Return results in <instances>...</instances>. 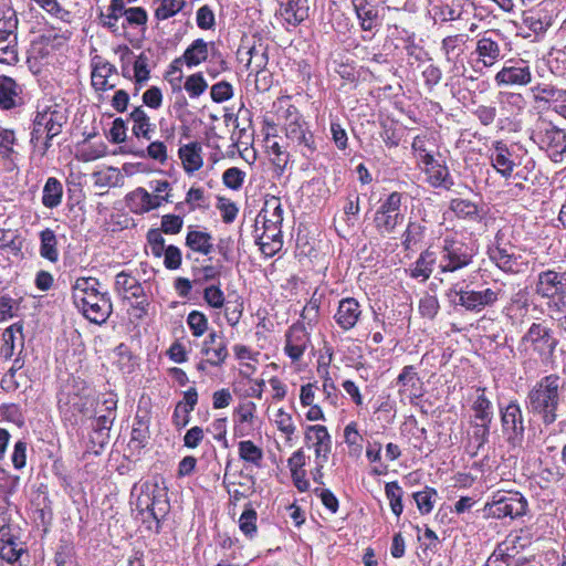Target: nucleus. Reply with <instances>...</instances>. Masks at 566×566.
I'll use <instances>...</instances> for the list:
<instances>
[{
    "mask_svg": "<svg viewBox=\"0 0 566 566\" xmlns=\"http://www.w3.org/2000/svg\"><path fill=\"white\" fill-rule=\"evenodd\" d=\"M255 239L261 252L269 258L277 253L283 247L282 231H258L255 232Z\"/></svg>",
    "mask_w": 566,
    "mask_h": 566,
    "instance_id": "34",
    "label": "nucleus"
},
{
    "mask_svg": "<svg viewBox=\"0 0 566 566\" xmlns=\"http://www.w3.org/2000/svg\"><path fill=\"white\" fill-rule=\"evenodd\" d=\"M186 245L203 255H208L213 250L212 237L205 231L190 230L186 237Z\"/></svg>",
    "mask_w": 566,
    "mask_h": 566,
    "instance_id": "37",
    "label": "nucleus"
},
{
    "mask_svg": "<svg viewBox=\"0 0 566 566\" xmlns=\"http://www.w3.org/2000/svg\"><path fill=\"white\" fill-rule=\"evenodd\" d=\"M501 421L509 443L520 444L524 437L525 427L521 407L516 401H511L501 410Z\"/></svg>",
    "mask_w": 566,
    "mask_h": 566,
    "instance_id": "14",
    "label": "nucleus"
},
{
    "mask_svg": "<svg viewBox=\"0 0 566 566\" xmlns=\"http://www.w3.org/2000/svg\"><path fill=\"white\" fill-rule=\"evenodd\" d=\"M95 277H78L72 286V298L76 308L92 323L103 324L109 317L113 306L106 292L99 290Z\"/></svg>",
    "mask_w": 566,
    "mask_h": 566,
    "instance_id": "1",
    "label": "nucleus"
},
{
    "mask_svg": "<svg viewBox=\"0 0 566 566\" xmlns=\"http://www.w3.org/2000/svg\"><path fill=\"white\" fill-rule=\"evenodd\" d=\"M473 417L471 421L491 423L493 419L492 402L485 396L484 388L476 389V397L472 403Z\"/></svg>",
    "mask_w": 566,
    "mask_h": 566,
    "instance_id": "35",
    "label": "nucleus"
},
{
    "mask_svg": "<svg viewBox=\"0 0 566 566\" xmlns=\"http://www.w3.org/2000/svg\"><path fill=\"white\" fill-rule=\"evenodd\" d=\"M185 6V0H160L155 10V18L157 20H167L180 12Z\"/></svg>",
    "mask_w": 566,
    "mask_h": 566,
    "instance_id": "52",
    "label": "nucleus"
},
{
    "mask_svg": "<svg viewBox=\"0 0 566 566\" xmlns=\"http://www.w3.org/2000/svg\"><path fill=\"white\" fill-rule=\"evenodd\" d=\"M209 45L202 39L195 40L184 53V60L188 66H196L206 61L209 54Z\"/></svg>",
    "mask_w": 566,
    "mask_h": 566,
    "instance_id": "41",
    "label": "nucleus"
},
{
    "mask_svg": "<svg viewBox=\"0 0 566 566\" xmlns=\"http://www.w3.org/2000/svg\"><path fill=\"white\" fill-rule=\"evenodd\" d=\"M239 455L247 462L259 464L263 458V451L253 441L244 440L239 442Z\"/></svg>",
    "mask_w": 566,
    "mask_h": 566,
    "instance_id": "54",
    "label": "nucleus"
},
{
    "mask_svg": "<svg viewBox=\"0 0 566 566\" xmlns=\"http://www.w3.org/2000/svg\"><path fill=\"white\" fill-rule=\"evenodd\" d=\"M117 75V69L107 61L98 60L93 64L92 85L97 91H108L116 86L112 77Z\"/></svg>",
    "mask_w": 566,
    "mask_h": 566,
    "instance_id": "25",
    "label": "nucleus"
},
{
    "mask_svg": "<svg viewBox=\"0 0 566 566\" xmlns=\"http://www.w3.org/2000/svg\"><path fill=\"white\" fill-rule=\"evenodd\" d=\"M203 300L212 308H222L226 304V296L220 285H208L203 290Z\"/></svg>",
    "mask_w": 566,
    "mask_h": 566,
    "instance_id": "57",
    "label": "nucleus"
},
{
    "mask_svg": "<svg viewBox=\"0 0 566 566\" xmlns=\"http://www.w3.org/2000/svg\"><path fill=\"white\" fill-rule=\"evenodd\" d=\"M133 155L139 158H150L159 164H165L168 160V150L164 142H151L147 148L133 151Z\"/></svg>",
    "mask_w": 566,
    "mask_h": 566,
    "instance_id": "45",
    "label": "nucleus"
},
{
    "mask_svg": "<svg viewBox=\"0 0 566 566\" xmlns=\"http://www.w3.org/2000/svg\"><path fill=\"white\" fill-rule=\"evenodd\" d=\"M136 510L140 513L149 514L155 521L159 522L169 509L167 492L165 488L157 483H144L136 499Z\"/></svg>",
    "mask_w": 566,
    "mask_h": 566,
    "instance_id": "7",
    "label": "nucleus"
},
{
    "mask_svg": "<svg viewBox=\"0 0 566 566\" xmlns=\"http://www.w3.org/2000/svg\"><path fill=\"white\" fill-rule=\"evenodd\" d=\"M115 289L127 300H142L145 297V291L139 281L124 271L116 275Z\"/></svg>",
    "mask_w": 566,
    "mask_h": 566,
    "instance_id": "28",
    "label": "nucleus"
},
{
    "mask_svg": "<svg viewBox=\"0 0 566 566\" xmlns=\"http://www.w3.org/2000/svg\"><path fill=\"white\" fill-rule=\"evenodd\" d=\"M532 536L528 531L521 530L520 532L510 534L507 538L500 546V551L504 552L506 556L513 557L522 549L530 546Z\"/></svg>",
    "mask_w": 566,
    "mask_h": 566,
    "instance_id": "36",
    "label": "nucleus"
},
{
    "mask_svg": "<svg viewBox=\"0 0 566 566\" xmlns=\"http://www.w3.org/2000/svg\"><path fill=\"white\" fill-rule=\"evenodd\" d=\"M258 513L249 503L245 505L244 511L242 512L239 518V528L240 531L249 538H253L258 532L256 526Z\"/></svg>",
    "mask_w": 566,
    "mask_h": 566,
    "instance_id": "47",
    "label": "nucleus"
},
{
    "mask_svg": "<svg viewBox=\"0 0 566 566\" xmlns=\"http://www.w3.org/2000/svg\"><path fill=\"white\" fill-rule=\"evenodd\" d=\"M245 178V172L238 167L228 168L222 175V181L226 187L232 190H239Z\"/></svg>",
    "mask_w": 566,
    "mask_h": 566,
    "instance_id": "60",
    "label": "nucleus"
},
{
    "mask_svg": "<svg viewBox=\"0 0 566 566\" xmlns=\"http://www.w3.org/2000/svg\"><path fill=\"white\" fill-rule=\"evenodd\" d=\"M201 354L208 358L210 366L221 367L229 357L224 336L211 332L202 343Z\"/></svg>",
    "mask_w": 566,
    "mask_h": 566,
    "instance_id": "18",
    "label": "nucleus"
},
{
    "mask_svg": "<svg viewBox=\"0 0 566 566\" xmlns=\"http://www.w3.org/2000/svg\"><path fill=\"white\" fill-rule=\"evenodd\" d=\"M355 12L365 31H371L379 23L378 10L367 0H353Z\"/></svg>",
    "mask_w": 566,
    "mask_h": 566,
    "instance_id": "31",
    "label": "nucleus"
},
{
    "mask_svg": "<svg viewBox=\"0 0 566 566\" xmlns=\"http://www.w3.org/2000/svg\"><path fill=\"white\" fill-rule=\"evenodd\" d=\"M217 208L219 209L221 218L226 223L233 222L239 211L233 201L223 197L218 198Z\"/></svg>",
    "mask_w": 566,
    "mask_h": 566,
    "instance_id": "63",
    "label": "nucleus"
},
{
    "mask_svg": "<svg viewBox=\"0 0 566 566\" xmlns=\"http://www.w3.org/2000/svg\"><path fill=\"white\" fill-rule=\"evenodd\" d=\"M400 192H391L380 205L374 217L375 228L381 235L390 234L403 222Z\"/></svg>",
    "mask_w": 566,
    "mask_h": 566,
    "instance_id": "8",
    "label": "nucleus"
},
{
    "mask_svg": "<svg viewBox=\"0 0 566 566\" xmlns=\"http://www.w3.org/2000/svg\"><path fill=\"white\" fill-rule=\"evenodd\" d=\"M532 81V73L525 62L515 65L504 66L495 75L499 86L527 85Z\"/></svg>",
    "mask_w": 566,
    "mask_h": 566,
    "instance_id": "20",
    "label": "nucleus"
},
{
    "mask_svg": "<svg viewBox=\"0 0 566 566\" xmlns=\"http://www.w3.org/2000/svg\"><path fill=\"white\" fill-rule=\"evenodd\" d=\"M535 292L543 298L552 300L556 305L566 298V276L564 273L547 270L538 273Z\"/></svg>",
    "mask_w": 566,
    "mask_h": 566,
    "instance_id": "11",
    "label": "nucleus"
},
{
    "mask_svg": "<svg viewBox=\"0 0 566 566\" xmlns=\"http://www.w3.org/2000/svg\"><path fill=\"white\" fill-rule=\"evenodd\" d=\"M439 301L437 296L426 294L419 301V312L423 317L432 319L439 312Z\"/></svg>",
    "mask_w": 566,
    "mask_h": 566,
    "instance_id": "62",
    "label": "nucleus"
},
{
    "mask_svg": "<svg viewBox=\"0 0 566 566\" xmlns=\"http://www.w3.org/2000/svg\"><path fill=\"white\" fill-rule=\"evenodd\" d=\"M534 98L537 102L554 103L557 105L563 102L562 97L566 96V91L556 88L552 85H537L533 88Z\"/></svg>",
    "mask_w": 566,
    "mask_h": 566,
    "instance_id": "46",
    "label": "nucleus"
},
{
    "mask_svg": "<svg viewBox=\"0 0 566 566\" xmlns=\"http://www.w3.org/2000/svg\"><path fill=\"white\" fill-rule=\"evenodd\" d=\"M459 304L471 312H481L486 306L495 304L501 295V289L488 287L481 291L459 290Z\"/></svg>",
    "mask_w": 566,
    "mask_h": 566,
    "instance_id": "15",
    "label": "nucleus"
},
{
    "mask_svg": "<svg viewBox=\"0 0 566 566\" xmlns=\"http://www.w3.org/2000/svg\"><path fill=\"white\" fill-rule=\"evenodd\" d=\"M531 139L554 163L566 159V132L545 118H538L531 132Z\"/></svg>",
    "mask_w": 566,
    "mask_h": 566,
    "instance_id": "3",
    "label": "nucleus"
},
{
    "mask_svg": "<svg viewBox=\"0 0 566 566\" xmlns=\"http://www.w3.org/2000/svg\"><path fill=\"white\" fill-rule=\"evenodd\" d=\"M473 255L469 247L458 240L446 238L440 251L438 268L440 272H455L472 263Z\"/></svg>",
    "mask_w": 566,
    "mask_h": 566,
    "instance_id": "9",
    "label": "nucleus"
},
{
    "mask_svg": "<svg viewBox=\"0 0 566 566\" xmlns=\"http://www.w3.org/2000/svg\"><path fill=\"white\" fill-rule=\"evenodd\" d=\"M63 186L54 177L48 178L42 195V203L49 209L57 207L62 202Z\"/></svg>",
    "mask_w": 566,
    "mask_h": 566,
    "instance_id": "40",
    "label": "nucleus"
},
{
    "mask_svg": "<svg viewBox=\"0 0 566 566\" xmlns=\"http://www.w3.org/2000/svg\"><path fill=\"white\" fill-rule=\"evenodd\" d=\"M66 122L67 115L65 108L57 104L39 109L33 120L31 143L38 145L43 135H45L44 150H48L51 146L49 142L62 132Z\"/></svg>",
    "mask_w": 566,
    "mask_h": 566,
    "instance_id": "4",
    "label": "nucleus"
},
{
    "mask_svg": "<svg viewBox=\"0 0 566 566\" xmlns=\"http://www.w3.org/2000/svg\"><path fill=\"white\" fill-rule=\"evenodd\" d=\"M411 148L416 155V158L420 165H423L428 163L429 160H432L433 155L428 150L427 148V136L426 135H418L413 138V142L411 144Z\"/></svg>",
    "mask_w": 566,
    "mask_h": 566,
    "instance_id": "61",
    "label": "nucleus"
},
{
    "mask_svg": "<svg viewBox=\"0 0 566 566\" xmlns=\"http://www.w3.org/2000/svg\"><path fill=\"white\" fill-rule=\"evenodd\" d=\"M475 52L479 56V62L485 67L494 65L501 55L499 43L485 35L478 40Z\"/></svg>",
    "mask_w": 566,
    "mask_h": 566,
    "instance_id": "30",
    "label": "nucleus"
},
{
    "mask_svg": "<svg viewBox=\"0 0 566 566\" xmlns=\"http://www.w3.org/2000/svg\"><path fill=\"white\" fill-rule=\"evenodd\" d=\"M468 41L465 34H453L446 36L441 42V51L443 52L446 60L453 67H457L458 63H462V55L464 53V46Z\"/></svg>",
    "mask_w": 566,
    "mask_h": 566,
    "instance_id": "26",
    "label": "nucleus"
},
{
    "mask_svg": "<svg viewBox=\"0 0 566 566\" xmlns=\"http://www.w3.org/2000/svg\"><path fill=\"white\" fill-rule=\"evenodd\" d=\"M563 382L559 376L548 375L537 381L528 391L525 405L530 412L542 418L545 426L557 419V409L560 403Z\"/></svg>",
    "mask_w": 566,
    "mask_h": 566,
    "instance_id": "2",
    "label": "nucleus"
},
{
    "mask_svg": "<svg viewBox=\"0 0 566 566\" xmlns=\"http://www.w3.org/2000/svg\"><path fill=\"white\" fill-rule=\"evenodd\" d=\"M40 254L42 258L56 262L59 260L57 240L53 230L46 228L40 233Z\"/></svg>",
    "mask_w": 566,
    "mask_h": 566,
    "instance_id": "42",
    "label": "nucleus"
},
{
    "mask_svg": "<svg viewBox=\"0 0 566 566\" xmlns=\"http://www.w3.org/2000/svg\"><path fill=\"white\" fill-rule=\"evenodd\" d=\"M520 148L516 146H509L507 144L497 140L494 142L490 148V161L492 167L505 179L513 176L514 169L522 164V158L526 155H521Z\"/></svg>",
    "mask_w": 566,
    "mask_h": 566,
    "instance_id": "10",
    "label": "nucleus"
},
{
    "mask_svg": "<svg viewBox=\"0 0 566 566\" xmlns=\"http://www.w3.org/2000/svg\"><path fill=\"white\" fill-rule=\"evenodd\" d=\"M277 14L291 25H297L308 15L307 0H276Z\"/></svg>",
    "mask_w": 566,
    "mask_h": 566,
    "instance_id": "23",
    "label": "nucleus"
},
{
    "mask_svg": "<svg viewBox=\"0 0 566 566\" xmlns=\"http://www.w3.org/2000/svg\"><path fill=\"white\" fill-rule=\"evenodd\" d=\"M284 129L286 138L295 145L304 157L311 158L315 154L314 135L297 108L292 105L285 109Z\"/></svg>",
    "mask_w": 566,
    "mask_h": 566,
    "instance_id": "5",
    "label": "nucleus"
},
{
    "mask_svg": "<svg viewBox=\"0 0 566 566\" xmlns=\"http://www.w3.org/2000/svg\"><path fill=\"white\" fill-rule=\"evenodd\" d=\"M470 423L472 427V439L474 440L476 448L480 449L489 440L491 423L478 421H471Z\"/></svg>",
    "mask_w": 566,
    "mask_h": 566,
    "instance_id": "64",
    "label": "nucleus"
},
{
    "mask_svg": "<svg viewBox=\"0 0 566 566\" xmlns=\"http://www.w3.org/2000/svg\"><path fill=\"white\" fill-rule=\"evenodd\" d=\"M386 497L389 501L390 509L396 516H400L403 511L402 496L403 491L398 482H388L385 485Z\"/></svg>",
    "mask_w": 566,
    "mask_h": 566,
    "instance_id": "49",
    "label": "nucleus"
},
{
    "mask_svg": "<svg viewBox=\"0 0 566 566\" xmlns=\"http://www.w3.org/2000/svg\"><path fill=\"white\" fill-rule=\"evenodd\" d=\"M437 496V491L431 488H426L413 494V499L421 514H429L433 510Z\"/></svg>",
    "mask_w": 566,
    "mask_h": 566,
    "instance_id": "53",
    "label": "nucleus"
},
{
    "mask_svg": "<svg viewBox=\"0 0 566 566\" xmlns=\"http://www.w3.org/2000/svg\"><path fill=\"white\" fill-rule=\"evenodd\" d=\"M261 219L273 220L276 223L283 222V208L280 198L271 197L265 200L263 208L255 219V232L260 231Z\"/></svg>",
    "mask_w": 566,
    "mask_h": 566,
    "instance_id": "38",
    "label": "nucleus"
},
{
    "mask_svg": "<svg viewBox=\"0 0 566 566\" xmlns=\"http://www.w3.org/2000/svg\"><path fill=\"white\" fill-rule=\"evenodd\" d=\"M271 421L283 437L285 444L292 447L296 432V424L292 415L283 408H279L271 418Z\"/></svg>",
    "mask_w": 566,
    "mask_h": 566,
    "instance_id": "29",
    "label": "nucleus"
},
{
    "mask_svg": "<svg viewBox=\"0 0 566 566\" xmlns=\"http://www.w3.org/2000/svg\"><path fill=\"white\" fill-rule=\"evenodd\" d=\"M512 247H501L499 233L495 244L489 248L488 254L492 262L504 272L517 273L521 271L522 262L512 251Z\"/></svg>",
    "mask_w": 566,
    "mask_h": 566,
    "instance_id": "19",
    "label": "nucleus"
},
{
    "mask_svg": "<svg viewBox=\"0 0 566 566\" xmlns=\"http://www.w3.org/2000/svg\"><path fill=\"white\" fill-rule=\"evenodd\" d=\"M285 354L293 360L298 361L310 345V335L302 324L292 325L285 335Z\"/></svg>",
    "mask_w": 566,
    "mask_h": 566,
    "instance_id": "17",
    "label": "nucleus"
},
{
    "mask_svg": "<svg viewBox=\"0 0 566 566\" xmlns=\"http://www.w3.org/2000/svg\"><path fill=\"white\" fill-rule=\"evenodd\" d=\"M360 315L359 303L354 297H346L339 301L334 318L343 331H349L357 324Z\"/></svg>",
    "mask_w": 566,
    "mask_h": 566,
    "instance_id": "21",
    "label": "nucleus"
},
{
    "mask_svg": "<svg viewBox=\"0 0 566 566\" xmlns=\"http://www.w3.org/2000/svg\"><path fill=\"white\" fill-rule=\"evenodd\" d=\"M41 9L50 15L60 19L63 22L71 21V12L64 9L57 0H33Z\"/></svg>",
    "mask_w": 566,
    "mask_h": 566,
    "instance_id": "55",
    "label": "nucleus"
},
{
    "mask_svg": "<svg viewBox=\"0 0 566 566\" xmlns=\"http://www.w3.org/2000/svg\"><path fill=\"white\" fill-rule=\"evenodd\" d=\"M304 439L314 448L316 471L321 473L332 451L331 434L325 426L313 424L306 428Z\"/></svg>",
    "mask_w": 566,
    "mask_h": 566,
    "instance_id": "13",
    "label": "nucleus"
},
{
    "mask_svg": "<svg viewBox=\"0 0 566 566\" xmlns=\"http://www.w3.org/2000/svg\"><path fill=\"white\" fill-rule=\"evenodd\" d=\"M526 499L518 492L497 491L484 506L486 516L494 518H516L525 515Z\"/></svg>",
    "mask_w": 566,
    "mask_h": 566,
    "instance_id": "6",
    "label": "nucleus"
},
{
    "mask_svg": "<svg viewBox=\"0 0 566 566\" xmlns=\"http://www.w3.org/2000/svg\"><path fill=\"white\" fill-rule=\"evenodd\" d=\"M15 17L9 18L0 23V63L12 65L18 62L17 28Z\"/></svg>",
    "mask_w": 566,
    "mask_h": 566,
    "instance_id": "16",
    "label": "nucleus"
},
{
    "mask_svg": "<svg viewBox=\"0 0 566 566\" xmlns=\"http://www.w3.org/2000/svg\"><path fill=\"white\" fill-rule=\"evenodd\" d=\"M109 13L106 15H102L103 25L109 29L112 32L116 33L119 30L118 20L124 17L123 12L125 10L124 0H111L109 4Z\"/></svg>",
    "mask_w": 566,
    "mask_h": 566,
    "instance_id": "50",
    "label": "nucleus"
},
{
    "mask_svg": "<svg viewBox=\"0 0 566 566\" xmlns=\"http://www.w3.org/2000/svg\"><path fill=\"white\" fill-rule=\"evenodd\" d=\"M18 334L22 335V325L19 323L9 326L2 334L3 345L1 346L0 353L6 359L11 358L13 355L15 335Z\"/></svg>",
    "mask_w": 566,
    "mask_h": 566,
    "instance_id": "51",
    "label": "nucleus"
},
{
    "mask_svg": "<svg viewBox=\"0 0 566 566\" xmlns=\"http://www.w3.org/2000/svg\"><path fill=\"white\" fill-rule=\"evenodd\" d=\"M128 200L132 202L134 211L145 213L157 209L163 202H168L169 193L166 196L154 195L139 187L128 195Z\"/></svg>",
    "mask_w": 566,
    "mask_h": 566,
    "instance_id": "22",
    "label": "nucleus"
},
{
    "mask_svg": "<svg viewBox=\"0 0 566 566\" xmlns=\"http://www.w3.org/2000/svg\"><path fill=\"white\" fill-rule=\"evenodd\" d=\"M21 88L15 81L8 76H0V107L11 109L20 103Z\"/></svg>",
    "mask_w": 566,
    "mask_h": 566,
    "instance_id": "32",
    "label": "nucleus"
},
{
    "mask_svg": "<svg viewBox=\"0 0 566 566\" xmlns=\"http://www.w3.org/2000/svg\"><path fill=\"white\" fill-rule=\"evenodd\" d=\"M424 233V227L418 222H409L403 235L402 244L406 249H411L417 242H419Z\"/></svg>",
    "mask_w": 566,
    "mask_h": 566,
    "instance_id": "58",
    "label": "nucleus"
},
{
    "mask_svg": "<svg viewBox=\"0 0 566 566\" xmlns=\"http://www.w3.org/2000/svg\"><path fill=\"white\" fill-rule=\"evenodd\" d=\"M130 118L133 120V134L137 138L150 140L155 126L144 108L142 106L135 107L130 113Z\"/></svg>",
    "mask_w": 566,
    "mask_h": 566,
    "instance_id": "33",
    "label": "nucleus"
},
{
    "mask_svg": "<svg viewBox=\"0 0 566 566\" xmlns=\"http://www.w3.org/2000/svg\"><path fill=\"white\" fill-rule=\"evenodd\" d=\"M187 324L195 337H201L208 329V318L199 311H192L188 314Z\"/></svg>",
    "mask_w": 566,
    "mask_h": 566,
    "instance_id": "56",
    "label": "nucleus"
},
{
    "mask_svg": "<svg viewBox=\"0 0 566 566\" xmlns=\"http://www.w3.org/2000/svg\"><path fill=\"white\" fill-rule=\"evenodd\" d=\"M436 262L437 255L434 252L430 250L423 251L410 270L411 276L415 279H421L422 281L428 280L433 271Z\"/></svg>",
    "mask_w": 566,
    "mask_h": 566,
    "instance_id": "39",
    "label": "nucleus"
},
{
    "mask_svg": "<svg viewBox=\"0 0 566 566\" xmlns=\"http://www.w3.org/2000/svg\"><path fill=\"white\" fill-rule=\"evenodd\" d=\"M556 344L552 329L543 323H533L522 337L525 350H533L541 356L551 355Z\"/></svg>",
    "mask_w": 566,
    "mask_h": 566,
    "instance_id": "12",
    "label": "nucleus"
},
{
    "mask_svg": "<svg viewBox=\"0 0 566 566\" xmlns=\"http://www.w3.org/2000/svg\"><path fill=\"white\" fill-rule=\"evenodd\" d=\"M178 154L187 174H193L203 166L202 146L197 142L181 146Z\"/></svg>",
    "mask_w": 566,
    "mask_h": 566,
    "instance_id": "27",
    "label": "nucleus"
},
{
    "mask_svg": "<svg viewBox=\"0 0 566 566\" xmlns=\"http://www.w3.org/2000/svg\"><path fill=\"white\" fill-rule=\"evenodd\" d=\"M422 169L427 176V182L434 188H443L449 190L453 186V180L450 176L449 168L432 158L422 165Z\"/></svg>",
    "mask_w": 566,
    "mask_h": 566,
    "instance_id": "24",
    "label": "nucleus"
},
{
    "mask_svg": "<svg viewBox=\"0 0 566 566\" xmlns=\"http://www.w3.org/2000/svg\"><path fill=\"white\" fill-rule=\"evenodd\" d=\"M208 87V83L201 73H196L187 77L185 82V90L190 97H199Z\"/></svg>",
    "mask_w": 566,
    "mask_h": 566,
    "instance_id": "59",
    "label": "nucleus"
},
{
    "mask_svg": "<svg viewBox=\"0 0 566 566\" xmlns=\"http://www.w3.org/2000/svg\"><path fill=\"white\" fill-rule=\"evenodd\" d=\"M450 209L459 218L478 220L481 217L479 206L475 202L468 199H452L450 202Z\"/></svg>",
    "mask_w": 566,
    "mask_h": 566,
    "instance_id": "43",
    "label": "nucleus"
},
{
    "mask_svg": "<svg viewBox=\"0 0 566 566\" xmlns=\"http://www.w3.org/2000/svg\"><path fill=\"white\" fill-rule=\"evenodd\" d=\"M397 384L405 390L409 391L410 395L418 396L420 379L417 376L413 366H405L400 375L398 376Z\"/></svg>",
    "mask_w": 566,
    "mask_h": 566,
    "instance_id": "48",
    "label": "nucleus"
},
{
    "mask_svg": "<svg viewBox=\"0 0 566 566\" xmlns=\"http://www.w3.org/2000/svg\"><path fill=\"white\" fill-rule=\"evenodd\" d=\"M57 405L61 413H63L65 417L69 415L70 417H74L77 413H84L85 402L78 395L61 394L59 396Z\"/></svg>",
    "mask_w": 566,
    "mask_h": 566,
    "instance_id": "44",
    "label": "nucleus"
}]
</instances>
